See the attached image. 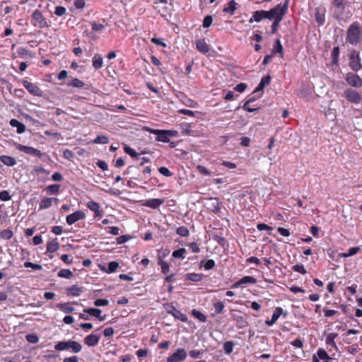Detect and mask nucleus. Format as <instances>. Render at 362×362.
Listing matches in <instances>:
<instances>
[{"instance_id": "23", "label": "nucleus", "mask_w": 362, "mask_h": 362, "mask_svg": "<svg viewBox=\"0 0 362 362\" xmlns=\"http://www.w3.org/2000/svg\"><path fill=\"white\" fill-rule=\"evenodd\" d=\"M99 340V335L90 334L85 337L84 343L88 346H95L98 344Z\"/></svg>"}, {"instance_id": "49", "label": "nucleus", "mask_w": 362, "mask_h": 362, "mask_svg": "<svg viewBox=\"0 0 362 362\" xmlns=\"http://www.w3.org/2000/svg\"><path fill=\"white\" fill-rule=\"evenodd\" d=\"M234 343L232 341H226L223 344V350L226 354H230L233 352Z\"/></svg>"}, {"instance_id": "55", "label": "nucleus", "mask_w": 362, "mask_h": 362, "mask_svg": "<svg viewBox=\"0 0 362 362\" xmlns=\"http://www.w3.org/2000/svg\"><path fill=\"white\" fill-rule=\"evenodd\" d=\"M24 267L25 268H32L34 270H40L42 268L41 264H35L30 262H25L24 263Z\"/></svg>"}, {"instance_id": "11", "label": "nucleus", "mask_w": 362, "mask_h": 362, "mask_svg": "<svg viewBox=\"0 0 362 362\" xmlns=\"http://www.w3.org/2000/svg\"><path fill=\"white\" fill-rule=\"evenodd\" d=\"M346 83L352 87L361 88L362 86V78L356 74L348 72L345 76Z\"/></svg>"}, {"instance_id": "58", "label": "nucleus", "mask_w": 362, "mask_h": 362, "mask_svg": "<svg viewBox=\"0 0 362 362\" xmlns=\"http://www.w3.org/2000/svg\"><path fill=\"white\" fill-rule=\"evenodd\" d=\"M213 23V18L210 15H208L204 17V20H203V24H202V26L204 28H209L211 26V25Z\"/></svg>"}, {"instance_id": "9", "label": "nucleus", "mask_w": 362, "mask_h": 362, "mask_svg": "<svg viewBox=\"0 0 362 362\" xmlns=\"http://www.w3.org/2000/svg\"><path fill=\"white\" fill-rule=\"evenodd\" d=\"M22 84L25 88L33 95L41 97L43 94L40 87L34 83H31L27 80H22Z\"/></svg>"}, {"instance_id": "19", "label": "nucleus", "mask_w": 362, "mask_h": 362, "mask_svg": "<svg viewBox=\"0 0 362 362\" xmlns=\"http://www.w3.org/2000/svg\"><path fill=\"white\" fill-rule=\"evenodd\" d=\"M83 312L89 314L91 316H93V317L98 318L101 322L104 321L106 317L105 315H101L102 311H101V310H100L98 308H86L83 310Z\"/></svg>"}, {"instance_id": "26", "label": "nucleus", "mask_w": 362, "mask_h": 362, "mask_svg": "<svg viewBox=\"0 0 362 362\" xmlns=\"http://www.w3.org/2000/svg\"><path fill=\"white\" fill-rule=\"evenodd\" d=\"M276 53L279 54L281 57L284 56V48L281 43L279 39H276L273 45V48L272 49V54H276Z\"/></svg>"}, {"instance_id": "54", "label": "nucleus", "mask_w": 362, "mask_h": 362, "mask_svg": "<svg viewBox=\"0 0 362 362\" xmlns=\"http://www.w3.org/2000/svg\"><path fill=\"white\" fill-rule=\"evenodd\" d=\"M346 0H333V6L338 9H344L345 8Z\"/></svg>"}, {"instance_id": "41", "label": "nucleus", "mask_w": 362, "mask_h": 362, "mask_svg": "<svg viewBox=\"0 0 362 362\" xmlns=\"http://www.w3.org/2000/svg\"><path fill=\"white\" fill-rule=\"evenodd\" d=\"M158 264L160 267L161 272L167 274L170 270V264L164 259H159Z\"/></svg>"}, {"instance_id": "25", "label": "nucleus", "mask_w": 362, "mask_h": 362, "mask_svg": "<svg viewBox=\"0 0 362 362\" xmlns=\"http://www.w3.org/2000/svg\"><path fill=\"white\" fill-rule=\"evenodd\" d=\"M9 124L11 127H16L18 134H23L26 129L25 125L16 119H11Z\"/></svg>"}, {"instance_id": "42", "label": "nucleus", "mask_w": 362, "mask_h": 362, "mask_svg": "<svg viewBox=\"0 0 362 362\" xmlns=\"http://www.w3.org/2000/svg\"><path fill=\"white\" fill-rule=\"evenodd\" d=\"M359 251H360V247H351V248H349L348 250V251L346 252L341 253L340 255V256L342 257L346 258V257H351V256H353V255H356Z\"/></svg>"}, {"instance_id": "62", "label": "nucleus", "mask_w": 362, "mask_h": 362, "mask_svg": "<svg viewBox=\"0 0 362 362\" xmlns=\"http://www.w3.org/2000/svg\"><path fill=\"white\" fill-rule=\"evenodd\" d=\"M216 266L215 262L214 259H208L204 264V267L205 270H211L213 269Z\"/></svg>"}, {"instance_id": "60", "label": "nucleus", "mask_w": 362, "mask_h": 362, "mask_svg": "<svg viewBox=\"0 0 362 362\" xmlns=\"http://www.w3.org/2000/svg\"><path fill=\"white\" fill-rule=\"evenodd\" d=\"M158 172L165 177H171L173 175V173L166 167H160Z\"/></svg>"}, {"instance_id": "32", "label": "nucleus", "mask_w": 362, "mask_h": 362, "mask_svg": "<svg viewBox=\"0 0 362 362\" xmlns=\"http://www.w3.org/2000/svg\"><path fill=\"white\" fill-rule=\"evenodd\" d=\"M203 279L202 274L197 273H188L185 276V281H190L193 282H199L201 281Z\"/></svg>"}, {"instance_id": "53", "label": "nucleus", "mask_w": 362, "mask_h": 362, "mask_svg": "<svg viewBox=\"0 0 362 362\" xmlns=\"http://www.w3.org/2000/svg\"><path fill=\"white\" fill-rule=\"evenodd\" d=\"M292 269L294 272H298L301 274H307V270L305 269V267L303 264H295L292 267Z\"/></svg>"}, {"instance_id": "50", "label": "nucleus", "mask_w": 362, "mask_h": 362, "mask_svg": "<svg viewBox=\"0 0 362 362\" xmlns=\"http://www.w3.org/2000/svg\"><path fill=\"white\" fill-rule=\"evenodd\" d=\"M213 307L214 308L215 314L218 315L222 313L224 309V305L222 302L218 301L213 303Z\"/></svg>"}, {"instance_id": "61", "label": "nucleus", "mask_w": 362, "mask_h": 362, "mask_svg": "<svg viewBox=\"0 0 362 362\" xmlns=\"http://www.w3.org/2000/svg\"><path fill=\"white\" fill-rule=\"evenodd\" d=\"M93 303L96 307L107 306L109 304V300L107 299L98 298L96 299Z\"/></svg>"}, {"instance_id": "44", "label": "nucleus", "mask_w": 362, "mask_h": 362, "mask_svg": "<svg viewBox=\"0 0 362 362\" xmlns=\"http://www.w3.org/2000/svg\"><path fill=\"white\" fill-rule=\"evenodd\" d=\"M192 315L194 317H196L199 321H200L202 322H206V317L205 316V315H204L199 310H197L196 309H193L192 310Z\"/></svg>"}, {"instance_id": "37", "label": "nucleus", "mask_w": 362, "mask_h": 362, "mask_svg": "<svg viewBox=\"0 0 362 362\" xmlns=\"http://www.w3.org/2000/svg\"><path fill=\"white\" fill-rule=\"evenodd\" d=\"M52 205V199L50 197H45L41 199L39 204V209H47L51 207Z\"/></svg>"}, {"instance_id": "43", "label": "nucleus", "mask_w": 362, "mask_h": 362, "mask_svg": "<svg viewBox=\"0 0 362 362\" xmlns=\"http://www.w3.org/2000/svg\"><path fill=\"white\" fill-rule=\"evenodd\" d=\"M67 85L74 88H83L85 86V83L80 79L75 78L69 81Z\"/></svg>"}, {"instance_id": "24", "label": "nucleus", "mask_w": 362, "mask_h": 362, "mask_svg": "<svg viewBox=\"0 0 362 362\" xmlns=\"http://www.w3.org/2000/svg\"><path fill=\"white\" fill-rule=\"evenodd\" d=\"M196 47L202 53L206 54L209 52V46L204 39L196 40Z\"/></svg>"}, {"instance_id": "39", "label": "nucleus", "mask_w": 362, "mask_h": 362, "mask_svg": "<svg viewBox=\"0 0 362 362\" xmlns=\"http://www.w3.org/2000/svg\"><path fill=\"white\" fill-rule=\"evenodd\" d=\"M186 253V249L184 247H181L179 248L178 250H174L172 253V256L173 258L184 259L185 258Z\"/></svg>"}, {"instance_id": "20", "label": "nucleus", "mask_w": 362, "mask_h": 362, "mask_svg": "<svg viewBox=\"0 0 362 362\" xmlns=\"http://www.w3.org/2000/svg\"><path fill=\"white\" fill-rule=\"evenodd\" d=\"M320 359L331 360L332 358L329 356L325 349L320 348L317 351L316 355L313 356V362H320Z\"/></svg>"}, {"instance_id": "18", "label": "nucleus", "mask_w": 362, "mask_h": 362, "mask_svg": "<svg viewBox=\"0 0 362 362\" xmlns=\"http://www.w3.org/2000/svg\"><path fill=\"white\" fill-rule=\"evenodd\" d=\"M163 203L164 199H150L143 201L142 206L156 209Z\"/></svg>"}, {"instance_id": "47", "label": "nucleus", "mask_w": 362, "mask_h": 362, "mask_svg": "<svg viewBox=\"0 0 362 362\" xmlns=\"http://www.w3.org/2000/svg\"><path fill=\"white\" fill-rule=\"evenodd\" d=\"M240 280L243 285L247 284H255L257 282V279L255 277L250 276H245Z\"/></svg>"}, {"instance_id": "36", "label": "nucleus", "mask_w": 362, "mask_h": 362, "mask_svg": "<svg viewBox=\"0 0 362 362\" xmlns=\"http://www.w3.org/2000/svg\"><path fill=\"white\" fill-rule=\"evenodd\" d=\"M255 100V97H252L248 99L243 106V108L249 112H253L259 109V107H251L250 103Z\"/></svg>"}, {"instance_id": "31", "label": "nucleus", "mask_w": 362, "mask_h": 362, "mask_svg": "<svg viewBox=\"0 0 362 362\" xmlns=\"http://www.w3.org/2000/svg\"><path fill=\"white\" fill-rule=\"evenodd\" d=\"M71 304V303H61L57 305V308L65 313H71L74 310V308Z\"/></svg>"}, {"instance_id": "5", "label": "nucleus", "mask_w": 362, "mask_h": 362, "mask_svg": "<svg viewBox=\"0 0 362 362\" xmlns=\"http://www.w3.org/2000/svg\"><path fill=\"white\" fill-rule=\"evenodd\" d=\"M32 25L39 28H46L50 26V22L43 16L39 9L35 10L32 15Z\"/></svg>"}, {"instance_id": "15", "label": "nucleus", "mask_w": 362, "mask_h": 362, "mask_svg": "<svg viewBox=\"0 0 362 362\" xmlns=\"http://www.w3.org/2000/svg\"><path fill=\"white\" fill-rule=\"evenodd\" d=\"M16 148L18 151H22L26 154L32 155V156L38 157L40 158H42V154L40 150L35 148L33 147H31V146H25L23 144H18L16 145Z\"/></svg>"}, {"instance_id": "12", "label": "nucleus", "mask_w": 362, "mask_h": 362, "mask_svg": "<svg viewBox=\"0 0 362 362\" xmlns=\"http://www.w3.org/2000/svg\"><path fill=\"white\" fill-rule=\"evenodd\" d=\"M167 312L172 315L175 318L180 320L182 322L187 321V317L185 314L182 313L180 310H177L173 304H167L165 305Z\"/></svg>"}, {"instance_id": "64", "label": "nucleus", "mask_w": 362, "mask_h": 362, "mask_svg": "<svg viewBox=\"0 0 362 362\" xmlns=\"http://www.w3.org/2000/svg\"><path fill=\"white\" fill-rule=\"evenodd\" d=\"M66 9L65 7L58 6L55 8L54 14L57 16H62L66 13Z\"/></svg>"}, {"instance_id": "28", "label": "nucleus", "mask_w": 362, "mask_h": 362, "mask_svg": "<svg viewBox=\"0 0 362 362\" xmlns=\"http://www.w3.org/2000/svg\"><path fill=\"white\" fill-rule=\"evenodd\" d=\"M238 4L235 0H231L228 2V5L223 8V12L233 15L237 9Z\"/></svg>"}, {"instance_id": "38", "label": "nucleus", "mask_w": 362, "mask_h": 362, "mask_svg": "<svg viewBox=\"0 0 362 362\" xmlns=\"http://www.w3.org/2000/svg\"><path fill=\"white\" fill-rule=\"evenodd\" d=\"M270 81L271 77L269 76L262 77L260 83L258 84L255 92L262 90L267 85H269L270 83Z\"/></svg>"}, {"instance_id": "51", "label": "nucleus", "mask_w": 362, "mask_h": 362, "mask_svg": "<svg viewBox=\"0 0 362 362\" xmlns=\"http://www.w3.org/2000/svg\"><path fill=\"white\" fill-rule=\"evenodd\" d=\"M13 235V233L10 229H4L0 232V237L5 240L11 239Z\"/></svg>"}, {"instance_id": "8", "label": "nucleus", "mask_w": 362, "mask_h": 362, "mask_svg": "<svg viewBox=\"0 0 362 362\" xmlns=\"http://www.w3.org/2000/svg\"><path fill=\"white\" fill-rule=\"evenodd\" d=\"M344 98L350 103L358 104L362 100L361 95L354 89L347 88L344 92Z\"/></svg>"}, {"instance_id": "40", "label": "nucleus", "mask_w": 362, "mask_h": 362, "mask_svg": "<svg viewBox=\"0 0 362 362\" xmlns=\"http://www.w3.org/2000/svg\"><path fill=\"white\" fill-rule=\"evenodd\" d=\"M60 187L61 185L58 184L50 185L46 188L47 193L50 195L57 194L59 192Z\"/></svg>"}, {"instance_id": "27", "label": "nucleus", "mask_w": 362, "mask_h": 362, "mask_svg": "<svg viewBox=\"0 0 362 362\" xmlns=\"http://www.w3.org/2000/svg\"><path fill=\"white\" fill-rule=\"evenodd\" d=\"M338 337L337 333L331 332L329 333L325 339V343L327 346H329L334 349H337V344L335 343V339Z\"/></svg>"}, {"instance_id": "14", "label": "nucleus", "mask_w": 362, "mask_h": 362, "mask_svg": "<svg viewBox=\"0 0 362 362\" xmlns=\"http://www.w3.org/2000/svg\"><path fill=\"white\" fill-rule=\"evenodd\" d=\"M85 218L86 214L83 211L78 210L66 216V221L68 225L71 226L75 223L76 222L81 220H83Z\"/></svg>"}, {"instance_id": "57", "label": "nucleus", "mask_w": 362, "mask_h": 362, "mask_svg": "<svg viewBox=\"0 0 362 362\" xmlns=\"http://www.w3.org/2000/svg\"><path fill=\"white\" fill-rule=\"evenodd\" d=\"M119 267V264L117 262H110L109 264H108V267H107V273H113L115 272L117 269Z\"/></svg>"}, {"instance_id": "30", "label": "nucleus", "mask_w": 362, "mask_h": 362, "mask_svg": "<svg viewBox=\"0 0 362 362\" xmlns=\"http://www.w3.org/2000/svg\"><path fill=\"white\" fill-rule=\"evenodd\" d=\"M340 54L339 47H334L331 52L332 64L336 66H339V57Z\"/></svg>"}, {"instance_id": "2", "label": "nucleus", "mask_w": 362, "mask_h": 362, "mask_svg": "<svg viewBox=\"0 0 362 362\" xmlns=\"http://www.w3.org/2000/svg\"><path fill=\"white\" fill-rule=\"evenodd\" d=\"M362 39V27L358 21L352 23L346 30V40L350 45L356 46Z\"/></svg>"}, {"instance_id": "3", "label": "nucleus", "mask_w": 362, "mask_h": 362, "mask_svg": "<svg viewBox=\"0 0 362 362\" xmlns=\"http://www.w3.org/2000/svg\"><path fill=\"white\" fill-rule=\"evenodd\" d=\"M145 129L151 134L157 135V141L164 143H168L170 141V137H174L177 135V132L175 130L153 129L150 127H146Z\"/></svg>"}, {"instance_id": "17", "label": "nucleus", "mask_w": 362, "mask_h": 362, "mask_svg": "<svg viewBox=\"0 0 362 362\" xmlns=\"http://www.w3.org/2000/svg\"><path fill=\"white\" fill-rule=\"evenodd\" d=\"M281 315H284V316L286 317L287 314H286V313H284V310L282 308H281V307L276 308L272 314L271 320H266V322H265L266 325H267L268 326L273 325L274 324H275L276 322V321L278 320V319L279 318V317Z\"/></svg>"}, {"instance_id": "56", "label": "nucleus", "mask_w": 362, "mask_h": 362, "mask_svg": "<svg viewBox=\"0 0 362 362\" xmlns=\"http://www.w3.org/2000/svg\"><path fill=\"white\" fill-rule=\"evenodd\" d=\"M170 250L168 248L158 250V261H159V259H164V258L170 254Z\"/></svg>"}, {"instance_id": "7", "label": "nucleus", "mask_w": 362, "mask_h": 362, "mask_svg": "<svg viewBox=\"0 0 362 362\" xmlns=\"http://www.w3.org/2000/svg\"><path fill=\"white\" fill-rule=\"evenodd\" d=\"M349 66L352 71L358 72L362 69L361 59L359 52L355 49L350 52L349 54Z\"/></svg>"}, {"instance_id": "52", "label": "nucleus", "mask_w": 362, "mask_h": 362, "mask_svg": "<svg viewBox=\"0 0 362 362\" xmlns=\"http://www.w3.org/2000/svg\"><path fill=\"white\" fill-rule=\"evenodd\" d=\"M95 144H106L109 142V138L105 135L98 136L93 141Z\"/></svg>"}, {"instance_id": "29", "label": "nucleus", "mask_w": 362, "mask_h": 362, "mask_svg": "<svg viewBox=\"0 0 362 362\" xmlns=\"http://www.w3.org/2000/svg\"><path fill=\"white\" fill-rule=\"evenodd\" d=\"M211 203L209 209L214 213H218L221 210V202L218 198H211Z\"/></svg>"}, {"instance_id": "59", "label": "nucleus", "mask_w": 362, "mask_h": 362, "mask_svg": "<svg viewBox=\"0 0 362 362\" xmlns=\"http://www.w3.org/2000/svg\"><path fill=\"white\" fill-rule=\"evenodd\" d=\"M90 24L92 26V30L95 32L101 31L102 30H103L105 28V25L103 24L98 23L95 21L90 22Z\"/></svg>"}, {"instance_id": "1", "label": "nucleus", "mask_w": 362, "mask_h": 362, "mask_svg": "<svg viewBox=\"0 0 362 362\" xmlns=\"http://www.w3.org/2000/svg\"><path fill=\"white\" fill-rule=\"evenodd\" d=\"M289 0H286L283 4H279L276 6V10L273 14V23L271 27V34H275L279 27L280 23L288 11Z\"/></svg>"}, {"instance_id": "45", "label": "nucleus", "mask_w": 362, "mask_h": 362, "mask_svg": "<svg viewBox=\"0 0 362 362\" xmlns=\"http://www.w3.org/2000/svg\"><path fill=\"white\" fill-rule=\"evenodd\" d=\"M73 276H74V274H73L72 272L67 269H62L58 272V276L62 277V278L71 279V277H73Z\"/></svg>"}, {"instance_id": "13", "label": "nucleus", "mask_w": 362, "mask_h": 362, "mask_svg": "<svg viewBox=\"0 0 362 362\" xmlns=\"http://www.w3.org/2000/svg\"><path fill=\"white\" fill-rule=\"evenodd\" d=\"M230 313L232 319L236 322V326L238 328L242 329L247 327V322L239 310H232Z\"/></svg>"}, {"instance_id": "10", "label": "nucleus", "mask_w": 362, "mask_h": 362, "mask_svg": "<svg viewBox=\"0 0 362 362\" xmlns=\"http://www.w3.org/2000/svg\"><path fill=\"white\" fill-rule=\"evenodd\" d=\"M187 351L184 349L179 348L167 358V362H182L187 358Z\"/></svg>"}, {"instance_id": "22", "label": "nucleus", "mask_w": 362, "mask_h": 362, "mask_svg": "<svg viewBox=\"0 0 362 362\" xmlns=\"http://www.w3.org/2000/svg\"><path fill=\"white\" fill-rule=\"evenodd\" d=\"M315 21L319 25H322L325 21V9L317 8L315 11Z\"/></svg>"}, {"instance_id": "6", "label": "nucleus", "mask_w": 362, "mask_h": 362, "mask_svg": "<svg viewBox=\"0 0 362 362\" xmlns=\"http://www.w3.org/2000/svg\"><path fill=\"white\" fill-rule=\"evenodd\" d=\"M276 10V6L271 8L269 11L259 10L256 11L253 13L252 16L249 19V23H252L253 22H260L264 19H269L270 21L273 20V14L274 13V11Z\"/></svg>"}, {"instance_id": "16", "label": "nucleus", "mask_w": 362, "mask_h": 362, "mask_svg": "<svg viewBox=\"0 0 362 362\" xmlns=\"http://www.w3.org/2000/svg\"><path fill=\"white\" fill-rule=\"evenodd\" d=\"M86 206L93 212H94L93 218H97L103 216V211L100 209V205L95 201H89L86 204Z\"/></svg>"}, {"instance_id": "35", "label": "nucleus", "mask_w": 362, "mask_h": 362, "mask_svg": "<svg viewBox=\"0 0 362 362\" xmlns=\"http://www.w3.org/2000/svg\"><path fill=\"white\" fill-rule=\"evenodd\" d=\"M59 244L57 242V238L54 240L49 241L47 244V251L50 253L55 252L59 250Z\"/></svg>"}, {"instance_id": "33", "label": "nucleus", "mask_w": 362, "mask_h": 362, "mask_svg": "<svg viewBox=\"0 0 362 362\" xmlns=\"http://www.w3.org/2000/svg\"><path fill=\"white\" fill-rule=\"evenodd\" d=\"M0 160L5 165H7L8 167H12L16 164V159L13 157L9 156H6V155L0 156Z\"/></svg>"}, {"instance_id": "48", "label": "nucleus", "mask_w": 362, "mask_h": 362, "mask_svg": "<svg viewBox=\"0 0 362 362\" xmlns=\"http://www.w3.org/2000/svg\"><path fill=\"white\" fill-rule=\"evenodd\" d=\"M176 233L182 237H188L189 235V231L185 226H180L176 230Z\"/></svg>"}, {"instance_id": "63", "label": "nucleus", "mask_w": 362, "mask_h": 362, "mask_svg": "<svg viewBox=\"0 0 362 362\" xmlns=\"http://www.w3.org/2000/svg\"><path fill=\"white\" fill-rule=\"evenodd\" d=\"M11 199V196L7 190L0 192V199L4 202L8 201Z\"/></svg>"}, {"instance_id": "4", "label": "nucleus", "mask_w": 362, "mask_h": 362, "mask_svg": "<svg viewBox=\"0 0 362 362\" xmlns=\"http://www.w3.org/2000/svg\"><path fill=\"white\" fill-rule=\"evenodd\" d=\"M54 349L57 351L71 349L73 353H78L81 351L82 346L80 343L76 341L69 340L59 341L55 344Z\"/></svg>"}, {"instance_id": "34", "label": "nucleus", "mask_w": 362, "mask_h": 362, "mask_svg": "<svg viewBox=\"0 0 362 362\" xmlns=\"http://www.w3.org/2000/svg\"><path fill=\"white\" fill-rule=\"evenodd\" d=\"M103 57L99 54H95L93 57V66L95 69H100L103 67Z\"/></svg>"}, {"instance_id": "21", "label": "nucleus", "mask_w": 362, "mask_h": 362, "mask_svg": "<svg viewBox=\"0 0 362 362\" xmlns=\"http://www.w3.org/2000/svg\"><path fill=\"white\" fill-rule=\"evenodd\" d=\"M83 292V288L77 285H73L66 288V293L68 296H79Z\"/></svg>"}, {"instance_id": "46", "label": "nucleus", "mask_w": 362, "mask_h": 362, "mask_svg": "<svg viewBox=\"0 0 362 362\" xmlns=\"http://www.w3.org/2000/svg\"><path fill=\"white\" fill-rule=\"evenodd\" d=\"M124 152L129 155L132 158H134V159H138L139 158V153H136V151L133 149L132 148L128 146H125L124 147Z\"/></svg>"}]
</instances>
